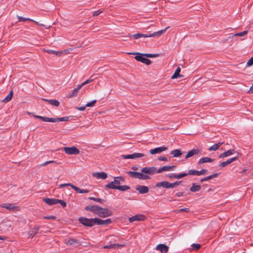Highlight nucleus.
Returning <instances> with one entry per match:
<instances>
[{
  "label": "nucleus",
  "instance_id": "nucleus-1",
  "mask_svg": "<svg viewBox=\"0 0 253 253\" xmlns=\"http://www.w3.org/2000/svg\"><path fill=\"white\" fill-rule=\"evenodd\" d=\"M156 173H157V169L154 167L143 168L140 172L131 171L127 172L130 176L142 180L149 179V175H153Z\"/></svg>",
  "mask_w": 253,
  "mask_h": 253
},
{
  "label": "nucleus",
  "instance_id": "nucleus-59",
  "mask_svg": "<svg viewBox=\"0 0 253 253\" xmlns=\"http://www.w3.org/2000/svg\"><path fill=\"white\" fill-rule=\"evenodd\" d=\"M183 194V192H178L175 194V196L179 197L182 196Z\"/></svg>",
  "mask_w": 253,
  "mask_h": 253
},
{
  "label": "nucleus",
  "instance_id": "nucleus-45",
  "mask_svg": "<svg viewBox=\"0 0 253 253\" xmlns=\"http://www.w3.org/2000/svg\"><path fill=\"white\" fill-rule=\"evenodd\" d=\"M180 183V182H175L172 183L169 182V188H173L176 186H177Z\"/></svg>",
  "mask_w": 253,
  "mask_h": 253
},
{
  "label": "nucleus",
  "instance_id": "nucleus-50",
  "mask_svg": "<svg viewBox=\"0 0 253 253\" xmlns=\"http://www.w3.org/2000/svg\"><path fill=\"white\" fill-rule=\"evenodd\" d=\"M121 157L125 159H132V154L122 155Z\"/></svg>",
  "mask_w": 253,
  "mask_h": 253
},
{
  "label": "nucleus",
  "instance_id": "nucleus-9",
  "mask_svg": "<svg viewBox=\"0 0 253 253\" xmlns=\"http://www.w3.org/2000/svg\"><path fill=\"white\" fill-rule=\"evenodd\" d=\"M201 155V150L199 149H193L189 151L186 155L185 156V158L186 159H188L192 157H193L195 155Z\"/></svg>",
  "mask_w": 253,
  "mask_h": 253
},
{
  "label": "nucleus",
  "instance_id": "nucleus-6",
  "mask_svg": "<svg viewBox=\"0 0 253 253\" xmlns=\"http://www.w3.org/2000/svg\"><path fill=\"white\" fill-rule=\"evenodd\" d=\"M0 207L5 208L11 211H19L20 209L18 206H16L14 204L6 203L0 205Z\"/></svg>",
  "mask_w": 253,
  "mask_h": 253
},
{
  "label": "nucleus",
  "instance_id": "nucleus-2",
  "mask_svg": "<svg viewBox=\"0 0 253 253\" xmlns=\"http://www.w3.org/2000/svg\"><path fill=\"white\" fill-rule=\"evenodd\" d=\"M121 180L124 181V178L122 176L116 177L114 180L106 184L105 187L111 189H117L121 191H125L130 189V187L126 185L120 186Z\"/></svg>",
  "mask_w": 253,
  "mask_h": 253
},
{
  "label": "nucleus",
  "instance_id": "nucleus-13",
  "mask_svg": "<svg viewBox=\"0 0 253 253\" xmlns=\"http://www.w3.org/2000/svg\"><path fill=\"white\" fill-rule=\"evenodd\" d=\"M207 173V169H202L200 171L197 170L190 169L188 171L189 175H205Z\"/></svg>",
  "mask_w": 253,
  "mask_h": 253
},
{
  "label": "nucleus",
  "instance_id": "nucleus-35",
  "mask_svg": "<svg viewBox=\"0 0 253 253\" xmlns=\"http://www.w3.org/2000/svg\"><path fill=\"white\" fill-rule=\"evenodd\" d=\"M73 189H74L77 192L79 193H87L89 192L88 190L85 189H81L77 186L73 187Z\"/></svg>",
  "mask_w": 253,
  "mask_h": 253
},
{
  "label": "nucleus",
  "instance_id": "nucleus-10",
  "mask_svg": "<svg viewBox=\"0 0 253 253\" xmlns=\"http://www.w3.org/2000/svg\"><path fill=\"white\" fill-rule=\"evenodd\" d=\"M145 216L143 214H136L128 218L129 222L131 223L134 221H141L145 219Z\"/></svg>",
  "mask_w": 253,
  "mask_h": 253
},
{
  "label": "nucleus",
  "instance_id": "nucleus-42",
  "mask_svg": "<svg viewBox=\"0 0 253 253\" xmlns=\"http://www.w3.org/2000/svg\"><path fill=\"white\" fill-rule=\"evenodd\" d=\"M247 33H248L247 31H244L240 32V33H237L233 34L232 35V37H234V36L242 37V36L246 35L247 34Z\"/></svg>",
  "mask_w": 253,
  "mask_h": 253
},
{
  "label": "nucleus",
  "instance_id": "nucleus-63",
  "mask_svg": "<svg viewBox=\"0 0 253 253\" xmlns=\"http://www.w3.org/2000/svg\"><path fill=\"white\" fill-rule=\"evenodd\" d=\"M134 170H137V167L136 166H133L131 168Z\"/></svg>",
  "mask_w": 253,
  "mask_h": 253
},
{
  "label": "nucleus",
  "instance_id": "nucleus-60",
  "mask_svg": "<svg viewBox=\"0 0 253 253\" xmlns=\"http://www.w3.org/2000/svg\"><path fill=\"white\" fill-rule=\"evenodd\" d=\"M248 93H253V84L250 88V90L248 92Z\"/></svg>",
  "mask_w": 253,
  "mask_h": 253
},
{
  "label": "nucleus",
  "instance_id": "nucleus-18",
  "mask_svg": "<svg viewBox=\"0 0 253 253\" xmlns=\"http://www.w3.org/2000/svg\"><path fill=\"white\" fill-rule=\"evenodd\" d=\"M136 190L140 194H146L149 191V189L147 186L140 185L136 186Z\"/></svg>",
  "mask_w": 253,
  "mask_h": 253
},
{
  "label": "nucleus",
  "instance_id": "nucleus-62",
  "mask_svg": "<svg viewBox=\"0 0 253 253\" xmlns=\"http://www.w3.org/2000/svg\"><path fill=\"white\" fill-rule=\"evenodd\" d=\"M188 211V209H187V208H185V209H180L179 210V211Z\"/></svg>",
  "mask_w": 253,
  "mask_h": 253
},
{
  "label": "nucleus",
  "instance_id": "nucleus-48",
  "mask_svg": "<svg viewBox=\"0 0 253 253\" xmlns=\"http://www.w3.org/2000/svg\"><path fill=\"white\" fill-rule=\"evenodd\" d=\"M57 204H60L63 207H65L66 206V203L61 200L57 199Z\"/></svg>",
  "mask_w": 253,
  "mask_h": 253
},
{
  "label": "nucleus",
  "instance_id": "nucleus-27",
  "mask_svg": "<svg viewBox=\"0 0 253 253\" xmlns=\"http://www.w3.org/2000/svg\"><path fill=\"white\" fill-rule=\"evenodd\" d=\"M42 100L44 101L47 102L49 104L56 107L58 106L60 104L59 102L55 99H42Z\"/></svg>",
  "mask_w": 253,
  "mask_h": 253
},
{
  "label": "nucleus",
  "instance_id": "nucleus-39",
  "mask_svg": "<svg viewBox=\"0 0 253 253\" xmlns=\"http://www.w3.org/2000/svg\"><path fill=\"white\" fill-rule=\"evenodd\" d=\"M88 199L90 200H93L96 202H98L100 203H103L105 202V201L102 199L97 198L93 197H90L88 198Z\"/></svg>",
  "mask_w": 253,
  "mask_h": 253
},
{
  "label": "nucleus",
  "instance_id": "nucleus-58",
  "mask_svg": "<svg viewBox=\"0 0 253 253\" xmlns=\"http://www.w3.org/2000/svg\"><path fill=\"white\" fill-rule=\"evenodd\" d=\"M116 245V248H120L125 246V245L124 244H115Z\"/></svg>",
  "mask_w": 253,
  "mask_h": 253
},
{
  "label": "nucleus",
  "instance_id": "nucleus-40",
  "mask_svg": "<svg viewBox=\"0 0 253 253\" xmlns=\"http://www.w3.org/2000/svg\"><path fill=\"white\" fill-rule=\"evenodd\" d=\"M189 175L188 172V173H182L178 174H176V175L174 176V178L176 179H180L182 178L183 177H185L187 175Z\"/></svg>",
  "mask_w": 253,
  "mask_h": 253
},
{
  "label": "nucleus",
  "instance_id": "nucleus-15",
  "mask_svg": "<svg viewBox=\"0 0 253 253\" xmlns=\"http://www.w3.org/2000/svg\"><path fill=\"white\" fill-rule=\"evenodd\" d=\"M167 149V147H166L165 146H163V147H157V148H154L153 149H151L149 151V152L151 155H154L155 154L160 153L166 150Z\"/></svg>",
  "mask_w": 253,
  "mask_h": 253
},
{
  "label": "nucleus",
  "instance_id": "nucleus-44",
  "mask_svg": "<svg viewBox=\"0 0 253 253\" xmlns=\"http://www.w3.org/2000/svg\"><path fill=\"white\" fill-rule=\"evenodd\" d=\"M191 246L193 250H198L201 247L199 244H193Z\"/></svg>",
  "mask_w": 253,
  "mask_h": 253
},
{
  "label": "nucleus",
  "instance_id": "nucleus-3",
  "mask_svg": "<svg viewBox=\"0 0 253 253\" xmlns=\"http://www.w3.org/2000/svg\"><path fill=\"white\" fill-rule=\"evenodd\" d=\"M128 54L135 55V59L136 60L141 62L142 63H144L147 65H150L151 63V61L145 57L153 58L159 56L158 54H143L139 52L128 53Z\"/></svg>",
  "mask_w": 253,
  "mask_h": 253
},
{
  "label": "nucleus",
  "instance_id": "nucleus-4",
  "mask_svg": "<svg viewBox=\"0 0 253 253\" xmlns=\"http://www.w3.org/2000/svg\"><path fill=\"white\" fill-rule=\"evenodd\" d=\"M168 28L169 27H167L164 30H162L159 31L158 32H154L153 34H141V33H137L135 34L130 35L129 37H132L135 39H139V38H142V37H143V38H151V37H155L156 36H160L161 35H162L163 34H164Z\"/></svg>",
  "mask_w": 253,
  "mask_h": 253
},
{
  "label": "nucleus",
  "instance_id": "nucleus-61",
  "mask_svg": "<svg viewBox=\"0 0 253 253\" xmlns=\"http://www.w3.org/2000/svg\"><path fill=\"white\" fill-rule=\"evenodd\" d=\"M34 116L36 118H37V119H40L42 120V116H38V115H34Z\"/></svg>",
  "mask_w": 253,
  "mask_h": 253
},
{
  "label": "nucleus",
  "instance_id": "nucleus-57",
  "mask_svg": "<svg viewBox=\"0 0 253 253\" xmlns=\"http://www.w3.org/2000/svg\"><path fill=\"white\" fill-rule=\"evenodd\" d=\"M232 35H233L232 34H231L230 35V36L227 38V39L223 40V42H226L228 40H229L231 38H233V37H232Z\"/></svg>",
  "mask_w": 253,
  "mask_h": 253
},
{
  "label": "nucleus",
  "instance_id": "nucleus-32",
  "mask_svg": "<svg viewBox=\"0 0 253 253\" xmlns=\"http://www.w3.org/2000/svg\"><path fill=\"white\" fill-rule=\"evenodd\" d=\"M69 117H64L62 118H54V123L62 122V121H68L69 120Z\"/></svg>",
  "mask_w": 253,
  "mask_h": 253
},
{
  "label": "nucleus",
  "instance_id": "nucleus-56",
  "mask_svg": "<svg viewBox=\"0 0 253 253\" xmlns=\"http://www.w3.org/2000/svg\"><path fill=\"white\" fill-rule=\"evenodd\" d=\"M85 106H82V107H77V109L79 110V111H84L85 109Z\"/></svg>",
  "mask_w": 253,
  "mask_h": 253
},
{
  "label": "nucleus",
  "instance_id": "nucleus-29",
  "mask_svg": "<svg viewBox=\"0 0 253 253\" xmlns=\"http://www.w3.org/2000/svg\"><path fill=\"white\" fill-rule=\"evenodd\" d=\"M81 86L79 85L77 87L75 88L71 93H69L68 97H72L77 96L79 90L81 88Z\"/></svg>",
  "mask_w": 253,
  "mask_h": 253
},
{
  "label": "nucleus",
  "instance_id": "nucleus-47",
  "mask_svg": "<svg viewBox=\"0 0 253 253\" xmlns=\"http://www.w3.org/2000/svg\"><path fill=\"white\" fill-rule=\"evenodd\" d=\"M104 249H116V245L115 244H111L108 246H105L103 247Z\"/></svg>",
  "mask_w": 253,
  "mask_h": 253
},
{
  "label": "nucleus",
  "instance_id": "nucleus-16",
  "mask_svg": "<svg viewBox=\"0 0 253 253\" xmlns=\"http://www.w3.org/2000/svg\"><path fill=\"white\" fill-rule=\"evenodd\" d=\"M175 168V166H163L162 167L160 168L158 170H157V173H161V172H163L164 171H170V170H172Z\"/></svg>",
  "mask_w": 253,
  "mask_h": 253
},
{
  "label": "nucleus",
  "instance_id": "nucleus-51",
  "mask_svg": "<svg viewBox=\"0 0 253 253\" xmlns=\"http://www.w3.org/2000/svg\"><path fill=\"white\" fill-rule=\"evenodd\" d=\"M55 162L53 161H46V162H45L44 163H42V164L41 165V166H45L49 164H51V163H55Z\"/></svg>",
  "mask_w": 253,
  "mask_h": 253
},
{
  "label": "nucleus",
  "instance_id": "nucleus-21",
  "mask_svg": "<svg viewBox=\"0 0 253 253\" xmlns=\"http://www.w3.org/2000/svg\"><path fill=\"white\" fill-rule=\"evenodd\" d=\"M43 201L47 205L51 206L57 204V199L46 198H43Z\"/></svg>",
  "mask_w": 253,
  "mask_h": 253
},
{
  "label": "nucleus",
  "instance_id": "nucleus-28",
  "mask_svg": "<svg viewBox=\"0 0 253 253\" xmlns=\"http://www.w3.org/2000/svg\"><path fill=\"white\" fill-rule=\"evenodd\" d=\"M170 154H171L173 157H178L180 156L183 153L180 150L174 149L170 151Z\"/></svg>",
  "mask_w": 253,
  "mask_h": 253
},
{
  "label": "nucleus",
  "instance_id": "nucleus-54",
  "mask_svg": "<svg viewBox=\"0 0 253 253\" xmlns=\"http://www.w3.org/2000/svg\"><path fill=\"white\" fill-rule=\"evenodd\" d=\"M158 160L161 161H168L167 158L164 156H160L158 158Z\"/></svg>",
  "mask_w": 253,
  "mask_h": 253
},
{
  "label": "nucleus",
  "instance_id": "nucleus-20",
  "mask_svg": "<svg viewBox=\"0 0 253 253\" xmlns=\"http://www.w3.org/2000/svg\"><path fill=\"white\" fill-rule=\"evenodd\" d=\"M235 153V151H234V150L230 149L223 153L220 154L219 155V158H223L224 157H228L229 156L233 155Z\"/></svg>",
  "mask_w": 253,
  "mask_h": 253
},
{
  "label": "nucleus",
  "instance_id": "nucleus-41",
  "mask_svg": "<svg viewBox=\"0 0 253 253\" xmlns=\"http://www.w3.org/2000/svg\"><path fill=\"white\" fill-rule=\"evenodd\" d=\"M42 121L46 122H52L54 123V118H48L46 117H42Z\"/></svg>",
  "mask_w": 253,
  "mask_h": 253
},
{
  "label": "nucleus",
  "instance_id": "nucleus-8",
  "mask_svg": "<svg viewBox=\"0 0 253 253\" xmlns=\"http://www.w3.org/2000/svg\"><path fill=\"white\" fill-rule=\"evenodd\" d=\"M112 215V212L109 209L100 208L98 216L104 218L110 216Z\"/></svg>",
  "mask_w": 253,
  "mask_h": 253
},
{
  "label": "nucleus",
  "instance_id": "nucleus-55",
  "mask_svg": "<svg viewBox=\"0 0 253 253\" xmlns=\"http://www.w3.org/2000/svg\"><path fill=\"white\" fill-rule=\"evenodd\" d=\"M102 11L100 10H97V11H95L93 12V16H97L99 14H100Z\"/></svg>",
  "mask_w": 253,
  "mask_h": 253
},
{
  "label": "nucleus",
  "instance_id": "nucleus-46",
  "mask_svg": "<svg viewBox=\"0 0 253 253\" xmlns=\"http://www.w3.org/2000/svg\"><path fill=\"white\" fill-rule=\"evenodd\" d=\"M96 102V100H92L90 102L87 103L85 105V106H86L87 107H92L94 105V104H95Z\"/></svg>",
  "mask_w": 253,
  "mask_h": 253
},
{
  "label": "nucleus",
  "instance_id": "nucleus-26",
  "mask_svg": "<svg viewBox=\"0 0 253 253\" xmlns=\"http://www.w3.org/2000/svg\"><path fill=\"white\" fill-rule=\"evenodd\" d=\"M156 187L169 188V182L166 181L159 182L156 184Z\"/></svg>",
  "mask_w": 253,
  "mask_h": 253
},
{
  "label": "nucleus",
  "instance_id": "nucleus-19",
  "mask_svg": "<svg viewBox=\"0 0 253 253\" xmlns=\"http://www.w3.org/2000/svg\"><path fill=\"white\" fill-rule=\"evenodd\" d=\"M92 176L97 179H105L107 177V174L104 172H94L92 173Z\"/></svg>",
  "mask_w": 253,
  "mask_h": 253
},
{
  "label": "nucleus",
  "instance_id": "nucleus-52",
  "mask_svg": "<svg viewBox=\"0 0 253 253\" xmlns=\"http://www.w3.org/2000/svg\"><path fill=\"white\" fill-rule=\"evenodd\" d=\"M43 218L45 219H53V220H55V219H56V218L54 216L51 215V216H44L43 217Z\"/></svg>",
  "mask_w": 253,
  "mask_h": 253
},
{
  "label": "nucleus",
  "instance_id": "nucleus-49",
  "mask_svg": "<svg viewBox=\"0 0 253 253\" xmlns=\"http://www.w3.org/2000/svg\"><path fill=\"white\" fill-rule=\"evenodd\" d=\"M93 80V79H88L86 81H85V82H84V83H83L82 84H80V85L81 86V87H82L84 85L92 82Z\"/></svg>",
  "mask_w": 253,
  "mask_h": 253
},
{
  "label": "nucleus",
  "instance_id": "nucleus-12",
  "mask_svg": "<svg viewBox=\"0 0 253 253\" xmlns=\"http://www.w3.org/2000/svg\"><path fill=\"white\" fill-rule=\"evenodd\" d=\"M65 243L67 245H74L75 246H78L81 244L80 241L75 238H69L68 240H66Z\"/></svg>",
  "mask_w": 253,
  "mask_h": 253
},
{
  "label": "nucleus",
  "instance_id": "nucleus-37",
  "mask_svg": "<svg viewBox=\"0 0 253 253\" xmlns=\"http://www.w3.org/2000/svg\"><path fill=\"white\" fill-rule=\"evenodd\" d=\"M216 176H217V174H213V175H210L209 176H207V177H206L205 178H203L201 179L200 180V182H203L204 181L209 180L213 178V177H216Z\"/></svg>",
  "mask_w": 253,
  "mask_h": 253
},
{
  "label": "nucleus",
  "instance_id": "nucleus-23",
  "mask_svg": "<svg viewBox=\"0 0 253 253\" xmlns=\"http://www.w3.org/2000/svg\"><path fill=\"white\" fill-rule=\"evenodd\" d=\"M45 51L49 54L55 55L57 56H60L65 51H56L51 49H46Z\"/></svg>",
  "mask_w": 253,
  "mask_h": 253
},
{
  "label": "nucleus",
  "instance_id": "nucleus-53",
  "mask_svg": "<svg viewBox=\"0 0 253 253\" xmlns=\"http://www.w3.org/2000/svg\"><path fill=\"white\" fill-rule=\"evenodd\" d=\"M247 65L249 66H251L252 65H253V57H252V58H251L247 62Z\"/></svg>",
  "mask_w": 253,
  "mask_h": 253
},
{
  "label": "nucleus",
  "instance_id": "nucleus-30",
  "mask_svg": "<svg viewBox=\"0 0 253 253\" xmlns=\"http://www.w3.org/2000/svg\"><path fill=\"white\" fill-rule=\"evenodd\" d=\"M200 189L201 186L200 185H197L195 183H193L192 186L190 188V191L192 192L199 191Z\"/></svg>",
  "mask_w": 253,
  "mask_h": 253
},
{
  "label": "nucleus",
  "instance_id": "nucleus-22",
  "mask_svg": "<svg viewBox=\"0 0 253 253\" xmlns=\"http://www.w3.org/2000/svg\"><path fill=\"white\" fill-rule=\"evenodd\" d=\"M237 160V157H233L232 158L228 159V160H227L226 161L221 163L219 165V166H220L221 167H225L226 166L230 164V163H231L232 162L236 161Z\"/></svg>",
  "mask_w": 253,
  "mask_h": 253
},
{
  "label": "nucleus",
  "instance_id": "nucleus-33",
  "mask_svg": "<svg viewBox=\"0 0 253 253\" xmlns=\"http://www.w3.org/2000/svg\"><path fill=\"white\" fill-rule=\"evenodd\" d=\"M12 95H13V91H10L9 92V93H8V94L6 96V97L3 99L2 102H4V103H7V102L10 101L11 100V99H12Z\"/></svg>",
  "mask_w": 253,
  "mask_h": 253
},
{
  "label": "nucleus",
  "instance_id": "nucleus-25",
  "mask_svg": "<svg viewBox=\"0 0 253 253\" xmlns=\"http://www.w3.org/2000/svg\"><path fill=\"white\" fill-rule=\"evenodd\" d=\"M213 161H214V159L210 158L209 157H204V158L200 159L199 160L198 164L199 165H200V164L205 163H212Z\"/></svg>",
  "mask_w": 253,
  "mask_h": 253
},
{
  "label": "nucleus",
  "instance_id": "nucleus-17",
  "mask_svg": "<svg viewBox=\"0 0 253 253\" xmlns=\"http://www.w3.org/2000/svg\"><path fill=\"white\" fill-rule=\"evenodd\" d=\"M156 250L160 251L161 253H167L169 251V247L165 244H159L156 246Z\"/></svg>",
  "mask_w": 253,
  "mask_h": 253
},
{
  "label": "nucleus",
  "instance_id": "nucleus-38",
  "mask_svg": "<svg viewBox=\"0 0 253 253\" xmlns=\"http://www.w3.org/2000/svg\"><path fill=\"white\" fill-rule=\"evenodd\" d=\"M17 18H18L19 21H20V22H25L26 21H33V22L36 23L37 24H38L37 22H36L34 20L29 19V18H24V17H23L22 16H18Z\"/></svg>",
  "mask_w": 253,
  "mask_h": 253
},
{
  "label": "nucleus",
  "instance_id": "nucleus-43",
  "mask_svg": "<svg viewBox=\"0 0 253 253\" xmlns=\"http://www.w3.org/2000/svg\"><path fill=\"white\" fill-rule=\"evenodd\" d=\"M66 186H70L73 188V187H75V186L72 184L71 183H64L60 184L59 185V188H61Z\"/></svg>",
  "mask_w": 253,
  "mask_h": 253
},
{
  "label": "nucleus",
  "instance_id": "nucleus-11",
  "mask_svg": "<svg viewBox=\"0 0 253 253\" xmlns=\"http://www.w3.org/2000/svg\"><path fill=\"white\" fill-rule=\"evenodd\" d=\"M100 208V207L96 205L87 206L85 207L84 209L87 211H91L94 214L98 215Z\"/></svg>",
  "mask_w": 253,
  "mask_h": 253
},
{
  "label": "nucleus",
  "instance_id": "nucleus-7",
  "mask_svg": "<svg viewBox=\"0 0 253 253\" xmlns=\"http://www.w3.org/2000/svg\"><path fill=\"white\" fill-rule=\"evenodd\" d=\"M63 150L67 155H78L80 153V150L75 146L65 147Z\"/></svg>",
  "mask_w": 253,
  "mask_h": 253
},
{
  "label": "nucleus",
  "instance_id": "nucleus-36",
  "mask_svg": "<svg viewBox=\"0 0 253 253\" xmlns=\"http://www.w3.org/2000/svg\"><path fill=\"white\" fill-rule=\"evenodd\" d=\"M144 156L145 155L144 154L141 153H134L132 154V159L140 158L144 157Z\"/></svg>",
  "mask_w": 253,
  "mask_h": 253
},
{
  "label": "nucleus",
  "instance_id": "nucleus-31",
  "mask_svg": "<svg viewBox=\"0 0 253 253\" xmlns=\"http://www.w3.org/2000/svg\"><path fill=\"white\" fill-rule=\"evenodd\" d=\"M223 144V142H218L217 144H214L212 146H211L209 149V151H216L217 150L219 147Z\"/></svg>",
  "mask_w": 253,
  "mask_h": 253
},
{
  "label": "nucleus",
  "instance_id": "nucleus-34",
  "mask_svg": "<svg viewBox=\"0 0 253 253\" xmlns=\"http://www.w3.org/2000/svg\"><path fill=\"white\" fill-rule=\"evenodd\" d=\"M180 71V68L179 67H178L175 71V72L173 74V75L172 76L171 79H175L177 78L178 77H181V76L179 74Z\"/></svg>",
  "mask_w": 253,
  "mask_h": 253
},
{
  "label": "nucleus",
  "instance_id": "nucleus-64",
  "mask_svg": "<svg viewBox=\"0 0 253 253\" xmlns=\"http://www.w3.org/2000/svg\"><path fill=\"white\" fill-rule=\"evenodd\" d=\"M176 175V174H172L170 175H169V177L170 178H174V176Z\"/></svg>",
  "mask_w": 253,
  "mask_h": 253
},
{
  "label": "nucleus",
  "instance_id": "nucleus-5",
  "mask_svg": "<svg viewBox=\"0 0 253 253\" xmlns=\"http://www.w3.org/2000/svg\"><path fill=\"white\" fill-rule=\"evenodd\" d=\"M81 223L86 226L91 227L95 225V218H87L84 217H81L79 219Z\"/></svg>",
  "mask_w": 253,
  "mask_h": 253
},
{
  "label": "nucleus",
  "instance_id": "nucleus-24",
  "mask_svg": "<svg viewBox=\"0 0 253 253\" xmlns=\"http://www.w3.org/2000/svg\"><path fill=\"white\" fill-rule=\"evenodd\" d=\"M40 229V226H35L32 228L28 233V235L30 237L33 238L35 235L38 233V231Z\"/></svg>",
  "mask_w": 253,
  "mask_h": 253
},
{
  "label": "nucleus",
  "instance_id": "nucleus-14",
  "mask_svg": "<svg viewBox=\"0 0 253 253\" xmlns=\"http://www.w3.org/2000/svg\"><path fill=\"white\" fill-rule=\"evenodd\" d=\"M111 222L112 220L110 218L105 220H102L99 218H95V225H108L111 224Z\"/></svg>",
  "mask_w": 253,
  "mask_h": 253
}]
</instances>
